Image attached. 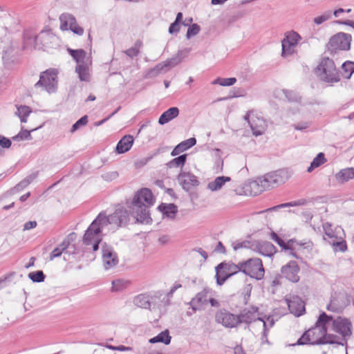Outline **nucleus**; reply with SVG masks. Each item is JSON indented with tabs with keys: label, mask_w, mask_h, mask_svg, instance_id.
Returning a JSON list of instances; mask_svg holds the SVG:
<instances>
[{
	"label": "nucleus",
	"mask_w": 354,
	"mask_h": 354,
	"mask_svg": "<svg viewBox=\"0 0 354 354\" xmlns=\"http://www.w3.org/2000/svg\"><path fill=\"white\" fill-rule=\"evenodd\" d=\"M170 304L169 296L162 291L151 292L150 310L162 312Z\"/></svg>",
	"instance_id": "obj_17"
},
{
	"label": "nucleus",
	"mask_w": 354,
	"mask_h": 354,
	"mask_svg": "<svg viewBox=\"0 0 354 354\" xmlns=\"http://www.w3.org/2000/svg\"><path fill=\"white\" fill-rule=\"evenodd\" d=\"M234 354H245L243 349L240 346H236L234 349Z\"/></svg>",
	"instance_id": "obj_64"
},
{
	"label": "nucleus",
	"mask_w": 354,
	"mask_h": 354,
	"mask_svg": "<svg viewBox=\"0 0 354 354\" xmlns=\"http://www.w3.org/2000/svg\"><path fill=\"white\" fill-rule=\"evenodd\" d=\"M36 226L37 222L35 221H28L24 225V230H29L35 228Z\"/></svg>",
	"instance_id": "obj_59"
},
{
	"label": "nucleus",
	"mask_w": 354,
	"mask_h": 354,
	"mask_svg": "<svg viewBox=\"0 0 354 354\" xmlns=\"http://www.w3.org/2000/svg\"><path fill=\"white\" fill-rule=\"evenodd\" d=\"M251 248L265 257H272L276 252L274 245L268 241L253 243Z\"/></svg>",
	"instance_id": "obj_24"
},
{
	"label": "nucleus",
	"mask_w": 354,
	"mask_h": 354,
	"mask_svg": "<svg viewBox=\"0 0 354 354\" xmlns=\"http://www.w3.org/2000/svg\"><path fill=\"white\" fill-rule=\"evenodd\" d=\"M286 302L290 313L297 317L301 316L305 311L304 303L299 297L286 298Z\"/></svg>",
	"instance_id": "obj_23"
},
{
	"label": "nucleus",
	"mask_w": 354,
	"mask_h": 354,
	"mask_svg": "<svg viewBox=\"0 0 354 354\" xmlns=\"http://www.w3.org/2000/svg\"><path fill=\"white\" fill-rule=\"evenodd\" d=\"M102 258L104 268L109 270L114 268L119 262L117 253L106 243L102 245Z\"/></svg>",
	"instance_id": "obj_19"
},
{
	"label": "nucleus",
	"mask_w": 354,
	"mask_h": 354,
	"mask_svg": "<svg viewBox=\"0 0 354 354\" xmlns=\"http://www.w3.org/2000/svg\"><path fill=\"white\" fill-rule=\"evenodd\" d=\"M158 209L169 218L173 219L177 213V207L174 204H161Z\"/></svg>",
	"instance_id": "obj_35"
},
{
	"label": "nucleus",
	"mask_w": 354,
	"mask_h": 354,
	"mask_svg": "<svg viewBox=\"0 0 354 354\" xmlns=\"http://www.w3.org/2000/svg\"><path fill=\"white\" fill-rule=\"evenodd\" d=\"M177 180L182 188L186 192L190 191L199 185L198 178L189 172H180L177 176Z\"/></svg>",
	"instance_id": "obj_20"
},
{
	"label": "nucleus",
	"mask_w": 354,
	"mask_h": 354,
	"mask_svg": "<svg viewBox=\"0 0 354 354\" xmlns=\"http://www.w3.org/2000/svg\"><path fill=\"white\" fill-rule=\"evenodd\" d=\"M292 173L288 169H282L268 173L257 180L249 183V187L253 191L251 194L257 195L266 189L276 187L288 181Z\"/></svg>",
	"instance_id": "obj_3"
},
{
	"label": "nucleus",
	"mask_w": 354,
	"mask_h": 354,
	"mask_svg": "<svg viewBox=\"0 0 354 354\" xmlns=\"http://www.w3.org/2000/svg\"><path fill=\"white\" fill-rule=\"evenodd\" d=\"M271 238L282 248L287 255L292 256L296 259L299 258L296 254L297 250H299L301 248H304V249H311L313 247V243L310 241L306 242H297L294 240H290L286 243L274 232L271 234Z\"/></svg>",
	"instance_id": "obj_11"
},
{
	"label": "nucleus",
	"mask_w": 354,
	"mask_h": 354,
	"mask_svg": "<svg viewBox=\"0 0 354 354\" xmlns=\"http://www.w3.org/2000/svg\"><path fill=\"white\" fill-rule=\"evenodd\" d=\"M125 53L127 56L133 58L134 57H136L138 55L139 48L137 47L136 46H135L131 47V48H129L128 50H127L125 51Z\"/></svg>",
	"instance_id": "obj_53"
},
{
	"label": "nucleus",
	"mask_w": 354,
	"mask_h": 354,
	"mask_svg": "<svg viewBox=\"0 0 354 354\" xmlns=\"http://www.w3.org/2000/svg\"><path fill=\"white\" fill-rule=\"evenodd\" d=\"M181 287V285L180 283H175L170 289L169 292L166 293V295H168L169 296V299L172 297L173 294L175 292V291Z\"/></svg>",
	"instance_id": "obj_62"
},
{
	"label": "nucleus",
	"mask_w": 354,
	"mask_h": 354,
	"mask_svg": "<svg viewBox=\"0 0 354 354\" xmlns=\"http://www.w3.org/2000/svg\"><path fill=\"white\" fill-rule=\"evenodd\" d=\"M129 285V282L124 279H115L112 281L111 291L119 292L124 290Z\"/></svg>",
	"instance_id": "obj_42"
},
{
	"label": "nucleus",
	"mask_w": 354,
	"mask_h": 354,
	"mask_svg": "<svg viewBox=\"0 0 354 354\" xmlns=\"http://www.w3.org/2000/svg\"><path fill=\"white\" fill-rule=\"evenodd\" d=\"M88 122V117L87 115H84L79 119L73 126L71 129V133H74L80 127L84 126Z\"/></svg>",
	"instance_id": "obj_48"
},
{
	"label": "nucleus",
	"mask_w": 354,
	"mask_h": 354,
	"mask_svg": "<svg viewBox=\"0 0 354 354\" xmlns=\"http://www.w3.org/2000/svg\"><path fill=\"white\" fill-rule=\"evenodd\" d=\"M330 17H331V12L327 11L325 13H324L323 15H322L319 17H315L313 19V21L315 24L320 25L322 23L327 21L328 19H329Z\"/></svg>",
	"instance_id": "obj_49"
},
{
	"label": "nucleus",
	"mask_w": 354,
	"mask_h": 354,
	"mask_svg": "<svg viewBox=\"0 0 354 354\" xmlns=\"http://www.w3.org/2000/svg\"><path fill=\"white\" fill-rule=\"evenodd\" d=\"M326 162V159L325 158L324 153L320 152L313 159L310 167L308 168L307 171L308 172H311L314 169L319 167L322 165L324 164Z\"/></svg>",
	"instance_id": "obj_39"
},
{
	"label": "nucleus",
	"mask_w": 354,
	"mask_h": 354,
	"mask_svg": "<svg viewBox=\"0 0 354 354\" xmlns=\"http://www.w3.org/2000/svg\"><path fill=\"white\" fill-rule=\"evenodd\" d=\"M223 263H220L216 267V283L218 285L221 286L224 283L225 280L232 276V274H229L228 272H225V270H223V268H224Z\"/></svg>",
	"instance_id": "obj_37"
},
{
	"label": "nucleus",
	"mask_w": 354,
	"mask_h": 354,
	"mask_svg": "<svg viewBox=\"0 0 354 354\" xmlns=\"http://www.w3.org/2000/svg\"><path fill=\"white\" fill-rule=\"evenodd\" d=\"M351 36L339 32L333 36L328 44V50L336 53L337 50H348L351 48Z\"/></svg>",
	"instance_id": "obj_14"
},
{
	"label": "nucleus",
	"mask_w": 354,
	"mask_h": 354,
	"mask_svg": "<svg viewBox=\"0 0 354 354\" xmlns=\"http://www.w3.org/2000/svg\"><path fill=\"white\" fill-rule=\"evenodd\" d=\"M300 269L297 263L291 261L281 269V275L288 281L296 283L299 280V272Z\"/></svg>",
	"instance_id": "obj_21"
},
{
	"label": "nucleus",
	"mask_w": 354,
	"mask_h": 354,
	"mask_svg": "<svg viewBox=\"0 0 354 354\" xmlns=\"http://www.w3.org/2000/svg\"><path fill=\"white\" fill-rule=\"evenodd\" d=\"M10 146V140L0 135V147H1L2 148L8 149Z\"/></svg>",
	"instance_id": "obj_54"
},
{
	"label": "nucleus",
	"mask_w": 354,
	"mask_h": 354,
	"mask_svg": "<svg viewBox=\"0 0 354 354\" xmlns=\"http://www.w3.org/2000/svg\"><path fill=\"white\" fill-rule=\"evenodd\" d=\"M295 205H297V203H293V202L282 203V204L274 206L272 207L268 208L265 212L276 211V210H278L279 209H281V208L287 207H293V206H295Z\"/></svg>",
	"instance_id": "obj_51"
},
{
	"label": "nucleus",
	"mask_w": 354,
	"mask_h": 354,
	"mask_svg": "<svg viewBox=\"0 0 354 354\" xmlns=\"http://www.w3.org/2000/svg\"><path fill=\"white\" fill-rule=\"evenodd\" d=\"M187 159V154L180 155L177 158L172 159L167 163V166L169 168L180 167L182 168Z\"/></svg>",
	"instance_id": "obj_41"
},
{
	"label": "nucleus",
	"mask_w": 354,
	"mask_h": 354,
	"mask_svg": "<svg viewBox=\"0 0 354 354\" xmlns=\"http://www.w3.org/2000/svg\"><path fill=\"white\" fill-rule=\"evenodd\" d=\"M327 309L333 312H339L341 310L339 307L336 306L333 301H331L330 303L327 306Z\"/></svg>",
	"instance_id": "obj_60"
},
{
	"label": "nucleus",
	"mask_w": 354,
	"mask_h": 354,
	"mask_svg": "<svg viewBox=\"0 0 354 354\" xmlns=\"http://www.w3.org/2000/svg\"><path fill=\"white\" fill-rule=\"evenodd\" d=\"M97 218H100L101 225H104L105 228L109 226V227H108L109 231H114L119 227L127 224L129 221V214L126 209L118 208L112 214L108 216L100 213Z\"/></svg>",
	"instance_id": "obj_6"
},
{
	"label": "nucleus",
	"mask_w": 354,
	"mask_h": 354,
	"mask_svg": "<svg viewBox=\"0 0 354 354\" xmlns=\"http://www.w3.org/2000/svg\"><path fill=\"white\" fill-rule=\"evenodd\" d=\"M223 265L225 266L224 268H223V270H225V272H227V271H232V272L231 273L232 275L234 273H236L238 271H240L236 267H234V266H235L234 264H231V265H227V264H225L223 263Z\"/></svg>",
	"instance_id": "obj_57"
},
{
	"label": "nucleus",
	"mask_w": 354,
	"mask_h": 354,
	"mask_svg": "<svg viewBox=\"0 0 354 354\" xmlns=\"http://www.w3.org/2000/svg\"><path fill=\"white\" fill-rule=\"evenodd\" d=\"M154 202L155 198L148 188H142L135 194L128 207L136 222L147 224L151 221L148 208L152 206Z\"/></svg>",
	"instance_id": "obj_2"
},
{
	"label": "nucleus",
	"mask_w": 354,
	"mask_h": 354,
	"mask_svg": "<svg viewBox=\"0 0 354 354\" xmlns=\"http://www.w3.org/2000/svg\"><path fill=\"white\" fill-rule=\"evenodd\" d=\"M209 293V290L205 288L192 299L189 304L194 311L200 310L207 304Z\"/></svg>",
	"instance_id": "obj_22"
},
{
	"label": "nucleus",
	"mask_w": 354,
	"mask_h": 354,
	"mask_svg": "<svg viewBox=\"0 0 354 354\" xmlns=\"http://www.w3.org/2000/svg\"><path fill=\"white\" fill-rule=\"evenodd\" d=\"M171 336L169 334L168 330H165L161 333H160L158 335L151 338L149 342L151 344H155V343H163L166 345L169 344L171 342Z\"/></svg>",
	"instance_id": "obj_38"
},
{
	"label": "nucleus",
	"mask_w": 354,
	"mask_h": 354,
	"mask_svg": "<svg viewBox=\"0 0 354 354\" xmlns=\"http://www.w3.org/2000/svg\"><path fill=\"white\" fill-rule=\"evenodd\" d=\"M31 113V109L29 106H20L17 108V115L20 118L21 122H26L27 118L29 114Z\"/></svg>",
	"instance_id": "obj_43"
},
{
	"label": "nucleus",
	"mask_w": 354,
	"mask_h": 354,
	"mask_svg": "<svg viewBox=\"0 0 354 354\" xmlns=\"http://www.w3.org/2000/svg\"><path fill=\"white\" fill-rule=\"evenodd\" d=\"M230 180L231 178L228 176H218L213 181L207 184V189L212 192L218 191L227 182H230Z\"/></svg>",
	"instance_id": "obj_34"
},
{
	"label": "nucleus",
	"mask_w": 354,
	"mask_h": 354,
	"mask_svg": "<svg viewBox=\"0 0 354 354\" xmlns=\"http://www.w3.org/2000/svg\"><path fill=\"white\" fill-rule=\"evenodd\" d=\"M133 138L131 135H126L118 142L115 151L117 153H124L131 148L133 144Z\"/></svg>",
	"instance_id": "obj_28"
},
{
	"label": "nucleus",
	"mask_w": 354,
	"mask_h": 354,
	"mask_svg": "<svg viewBox=\"0 0 354 354\" xmlns=\"http://www.w3.org/2000/svg\"><path fill=\"white\" fill-rule=\"evenodd\" d=\"M201 30L200 26L196 24H193L188 28L187 31L186 37L187 39H190L192 37H194L199 33Z\"/></svg>",
	"instance_id": "obj_47"
},
{
	"label": "nucleus",
	"mask_w": 354,
	"mask_h": 354,
	"mask_svg": "<svg viewBox=\"0 0 354 354\" xmlns=\"http://www.w3.org/2000/svg\"><path fill=\"white\" fill-rule=\"evenodd\" d=\"M302 39L301 35L295 30H290L285 33V37L281 41V56L287 57L297 52V46Z\"/></svg>",
	"instance_id": "obj_12"
},
{
	"label": "nucleus",
	"mask_w": 354,
	"mask_h": 354,
	"mask_svg": "<svg viewBox=\"0 0 354 354\" xmlns=\"http://www.w3.org/2000/svg\"><path fill=\"white\" fill-rule=\"evenodd\" d=\"M179 23H178L177 21H175L174 23H172L169 28V32L170 34H174V33H177L179 32L180 30V26H179Z\"/></svg>",
	"instance_id": "obj_55"
},
{
	"label": "nucleus",
	"mask_w": 354,
	"mask_h": 354,
	"mask_svg": "<svg viewBox=\"0 0 354 354\" xmlns=\"http://www.w3.org/2000/svg\"><path fill=\"white\" fill-rule=\"evenodd\" d=\"M215 318L217 323L227 328H236L241 324L239 315L233 314L225 309L218 311Z\"/></svg>",
	"instance_id": "obj_16"
},
{
	"label": "nucleus",
	"mask_w": 354,
	"mask_h": 354,
	"mask_svg": "<svg viewBox=\"0 0 354 354\" xmlns=\"http://www.w3.org/2000/svg\"><path fill=\"white\" fill-rule=\"evenodd\" d=\"M36 129L32 130L35 131ZM31 131L21 130L17 136H14L12 139L14 140H31L32 137L30 135Z\"/></svg>",
	"instance_id": "obj_46"
},
{
	"label": "nucleus",
	"mask_w": 354,
	"mask_h": 354,
	"mask_svg": "<svg viewBox=\"0 0 354 354\" xmlns=\"http://www.w3.org/2000/svg\"><path fill=\"white\" fill-rule=\"evenodd\" d=\"M233 248H234V250H237L242 248H251V245H250V242L243 241L241 243H237L234 244Z\"/></svg>",
	"instance_id": "obj_58"
},
{
	"label": "nucleus",
	"mask_w": 354,
	"mask_h": 354,
	"mask_svg": "<svg viewBox=\"0 0 354 354\" xmlns=\"http://www.w3.org/2000/svg\"><path fill=\"white\" fill-rule=\"evenodd\" d=\"M283 93L289 101L297 102L300 100V97L298 95V94L297 93H295L294 91H284Z\"/></svg>",
	"instance_id": "obj_50"
},
{
	"label": "nucleus",
	"mask_w": 354,
	"mask_h": 354,
	"mask_svg": "<svg viewBox=\"0 0 354 354\" xmlns=\"http://www.w3.org/2000/svg\"><path fill=\"white\" fill-rule=\"evenodd\" d=\"M104 229V225H101L100 218H96L85 232L83 243L86 246L91 245L93 251L97 250L102 239V233Z\"/></svg>",
	"instance_id": "obj_8"
},
{
	"label": "nucleus",
	"mask_w": 354,
	"mask_h": 354,
	"mask_svg": "<svg viewBox=\"0 0 354 354\" xmlns=\"http://www.w3.org/2000/svg\"><path fill=\"white\" fill-rule=\"evenodd\" d=\"M28 277L33 282L40 283L44 281L45 275L41 270L32 272L28 274Z\"/></svg>",
	"instance_id": "obj_45"
},
{
	"label": "nucleus",
	"mask_w": 354,
	"mask_h": 354,
	"mask_svg": "<svg viewBox=\"0 0 354 354\" xmlns=\"http://www.w3.org/2000/svg\"><path fill=\"white\" fill-rule=\"evenodd\" d=\"M188 52L189 50L187 49L179 51L171 59L158 64L153 68L151 69L150 73L153 75H156L162 71H167L169 68L174 67L182 62L183 59L187 55Z\"/></svg>",
	"instance_id": "obj_15"
},
{
	"label": "nucleus",
	"mask_w": 354,
	"mask_h": 354,
	"mask_svg": "<svg viewBox=\"0 0 354 354\" xmlns=\"http://www.w3.org/2000/svg\"><path fill=\"white\" fill-rule=\"evenodd\" d=\"M169 241V236L168 235H162L158 239V242L162 245L167 244Z\"/></svg>",
	"instance_id": "obj_63"
},
{
	"label": "nucleus",
	"mask_w": 354,
	"mask_h": 354,
	"mask_svg": "<svg viewBox=\"0 0 354 354\" xmlns=\"http://www.w3.org/2000/svg\"><path fill=\"white\" fill-rule=\"evenodd\" d=\"M324 232V239L335 248V250L344 252L346 250V245L343 239L344 231L340 227H337L334 230L331 224L326 223L323 225Z\"/></svg>",
	"instance_id": "obj_9"
},
{
	"label": "nucleus",
	"mask_w": 354,
	"mask_h": 354,
	"mask_svg": "<svg viewBox=\"0 0 354 354\" xmlns=\"http://www.w3.org/2000/svg\"><path fill=\"white\" fill-rule=\"evenodd\" d=\"M57 72L55 69H48L43 72L35 87L41 86L48 93H55L57 88Z\"/></svg>",
	"instance_id": "obj_13"
},
{
	"label": "nucleus",
	"mask_w": 354,
	"mask_h": 354,
	"mask_svg": "<svg viewBox=\"0 0 354 354\" xmlns=\"http://www.w3.org/2000/svg\"><path fill=\"white\" fill-rule=\"evenodd\" d=\"M326 316V313H323L320 315L316 322L315 327L306 331L297 341V344L304 345L307 344H319L324 342L326 337L325 326H322L323 318Z\"/></svg>",
	"instance_id": "obj_7"
},
{
	"label": "nucleus",
	"mask_w": 354,
	"mask_h": 354,
	"mask_svg": "<svg viewBox=\"0 0 354 354\" xmlns=\"http://www.w3.org/2000/svg\"><path fill=\"white\" fill-rule=\"evenodd\" d=\"M92 62L87 61L85 64H80L75 67V72L77 73L80 81L89 82L91 79L90 67Z\"/></svg>",
	"instance_id": "obj_27"
},
{
	"label": "nucleus",
	"mask_w": 354,
	"mask_h": 354,
	"mask_svg": "<svg viewBox=\"0 0 354 354\" xmlns=\"http://www.w3.org/2000/svg\"><path fill=\"white\" fill-rule=\"evenodd\" d=\"M30 182H31V180H30L29 178L25 179L23 181H21L20 183H19L16 186L15 188L17 190H19L21 188L26 187L28 185H29L30 183Z\"/></svg>",
	"instance_id": "obj_61"
},
{
	"label": "nucleus",
	"mask_w": 354,
	"mask_h": 354,
	"mask_svg": "<svg viewBox=\"0 0 354 354\" xmlns=\"http://www.w3.org/2000/svg\"><path fill=\"white\" fill-rule=\"evenodd\" d=\"M342 75L346 79H350L354 73V62L346 61L342 65Z\"/></svg>",
	"instance_id": "obj_40"
},
{
	"label": "nucleus",
	"mask_w": 354,
	"mask_h": 354,
	"mask_svg": "<svg viewBox=\"0 0 354 354\" xmlns=\"http://www.w3.org/2000/svg\"><path fill=\"white\" fill-rule=\"evenodd\" d=\"M321 324L323 326H326L324 327L326 335L330 331L337 332L344 337H350L352 334L351 322L346 318L338 317L337 319H333L332 317L328 316L326 314Z\"/></svg>",
	"instance_id": "obj_5"
},
{
	"label": "nucleus",
	"mask_w": 354,
	"mask_h": 354,
	"mask_svg": "<svg viewBox=\"0 0 354 354\" xmlns=\"http://www.w3.org/2000/svg\"><path fill=\"white\" fill-rule=\"evenodd\" d=\"M315 74L321 81L330 84L340 81V75L335 63L328 57H323L320 60L315 68Z\"/></svg>",
	"instance_id": "obj_4"
},
{
	"label": "nucleus",
	"mask_w": 354,
	"mask_h": 354,
	"mask_svg": "<svg viewBox=\"0 0 354 354\" xmlns=\"http://www.w3.org/2000/svg\"><path fill=\"white\" fill-rule=\"evenodd\" d=\"M196 143V140L195 138H190L186 140H184L175 147V148L171 151V155L172 156L179 155L182 152L194 146Z\"/></svg>",
	"instance_id": "obj_30"
},
{
	"label": "nucleus",
	"mask_w": 354,
	"mask_h": 354,
	"mask_svg": "<svg viewBox=\"0 0 354 354\" xmlns=\"http://www.w3.org/2000/svg\"><path fill=\"white\" fill-rule=\"evenodd\" d=\"M241 323H245L250 325L252 329L261 330V339L262 343H268V335L270 328H272L275 320L272 316H263V314L259 312V308L256 306H250L244 308L239 315Z\"/></svg>",
	"instance_id": "obj_1"
},
{
	"label": "nucleus",
	"mask_w": 354,
	"mask_h": 354,
	"mask_svg": "<svg viewBox=\"0 0 354 354\" xmlns=\"http://www.w3.org/2000/svg\"><path fill=\"white\" fill-rule=\"evenodd\" d=\"M251 116L250 113H248L245 115L244 119L248 122L250 124V128L252 131L253 134L255 136L262 135L266 129V123L264 120L257 118L256 119L250 120V118Z\"/></svg>",
	"instance_id": "obj_25"
},
{
	"label": "nucleus",
	"mask_w": 354,
	"mask_h": 354,
	"mask_svg": "<svg viewBox=\"0 0 354 354\" xmlns=\"http://www.w3.org/2000/svg\"><path fill=\"white\" fill-rule=\"evenodd\" d=\"M68 51L77 62V65L85 64L87 61H91V58L86 55V53L82 49L73 50L68 48Z\"/></svg>",
	"instance_id": "obj_33"
},
{
	"label": "nucleus",
	"mask_w": 354,
	"mask_h": 354,
	"mask_svg": "<svg viewBox=\"0 0 354 354\" xmlns=\"http://www.w3.org/2000/svg\"><path fill=\"white\" fill-rule=\"evenodd\" d=\"M179 115V109L177 107H171L165 111L159 118L158 122L163 125L176 118Z\"/></svg>",
	"instance_id": "obj_31"
},
{
	"label": "nucleus",
	"mask_w": 354,
	"mask_h": 354,
	"mask_svg": "<svg viewBox=\"0 0 354 354\" xmlns=\"http://www.w3.org/2000/svg\"><path fill=\"white\" fill-rule=\"evenodd\" d=\"M70 245V239L67 237L62 243L57 248H55L52 252L50 254L49 259L50 261L53 260L56 257L61 256L62 252L65 251Z\"/></svg>",
	"instance_id": "obj_36"
},
{
	"label": "nucleus",
	"mask_w": 354,
	"mask_h": 354,
	"mask_svg": "<svg viewBox=\"0 0 354 354\" xmlns=\"http://www.w3.org/2000/svg\"><path fill=\"white\" fill-rule=\"evenodd\" d=\"M236 82V79L235 77H230V78H221L218 77L212 82L213 84H219L223 86H230L234 84Z\"/></svg>",
	"instance_id": "obj_44"
},
{
	"label": "nucleus",
	"mask_w": 354,
	"mask_h": 354,
	"mask_svg": "<svg viewBox=\"0 0 354 354\" xmlns=\"http://www.w3.org/2000/svg\"><path fill=\"white\" fill-rule=\"evenodd\" d=\"M118 177L117 171H109L102 175V178L106 181H111Z\"/></svg>",
	"instance_id": "obj_52"
},
{
	"label": "nucleus",
	"mask_w": 354,
	"mask_h": 354,
	"mask_svg": "<svg viewBox=\"0 0 354 354\" xmlns=\"http://www.w3.org/2000/svg\"><path fill=\"white\" fill-rule=\"evenodd\" d=\"M151 292L140 294L134 297L133 304L145 309L150 310Z\"/></svg>",
	"instance_id": "obj_32"
},
{
	"label": "nucleus",
	"mask_w": 354,
	"mask_h": 354,
	"mask_svg": "<svg viewBox=\"0 0 354 354\" xmlns=\"http://www.w3.org/2000/svg\"><path fill=\"white\" fill-rule=\"evenodd\" d=\"M234 267L237 268L247 275L257 280H260L264 277L265 270L263 263L261 260L258 258L250 259L246 261L240 262L237 266H234Z\"/></svg>",
	"instance_id": "obj_10"
},
{
	"label": "nucleus",
	"mask_w": 354,
	"mask_h": 354,
	"mask_svg": "<svg viewBox=\"0 0 354 354\" xmlns=\"http://www.w3.org/2000/svg\"><path fill=\"white\" fill-rule=\"evenodd\" d=\"M335 177L337 182L340 184L354 179V167L342 169L335 174Z\"/></svg>",
	"instance_id": "obj_29"
},
{
	"label": "nucleus",
	"mask_w": 354,
	"mask_h": 354,
	"mask_svg": "<svg viewBox=\"0 0 354 354\" xmlns=\"http://www.w3.org/2000/svg\"><path fill=\"white\" fill-rule=\"evenodd\" d=\"M60 29L62 30H71L74 34L82 35L84 29L78 26L75 17L70 13H63L59 17Z\"/></svg>",
	"instance_id": "obj_18"
},
{
	"label": "nucleus",
	"mask_w": 354,
	"mask_h": 354,
	"mask_svg": "<svg viewBox=\"0 0 354 354\" xmlns=\"http://www.w3.org/2000/svg\"><path fill=\"white\" fill-rule=\"evenodd\" d=\"M55 39V36L48 31H42L37 36L32 39V43L35 48L39 46H46L48 45L49 41ZM32 42V39H29Z\"/></svg>",
	"instance_id": "obj_26"
},
{
	"label": "nucleus",
	"mask_w": 354,
	"mask_h": 354,
	"mask_svg": "<svg viewBox=\"0 0 354 354\" xmlns=\"http://www.w3.org/2000/svg\"><path fill=\"white\" fill-rule=\"evenodd\" d=\"M309 126H310V122H304L295 124L293 125L295 129L299 130V131L305 130Z\"/></svg>",
	"instance_id": "obj_56"
}]
</instances>
